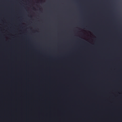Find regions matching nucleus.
<instances>
[{
	"mask_svg": "<svg viewBox=\"0 0 122 122\" xmlns=\"http://www.w3.org/2000/svg\"><path fill=\"white\" fill-rule=\"evenodd\" d=\"M82 3H84V0H82Z\"/></svg>",
	"mask_w": 122,
	"mask_h": 122,
	"instance_id": "1",
	"label": "nucleus"
},
{
	"mask_svg": "<svg viewBox=\"0 0 122 122\" xmlns=\"http://www.w3.org/2000/svg\"><path fill=\"white\" fill-rule=\"evenodd\" d=\"M89 28H90V29H89L90 30H92V28L91 27H90Z\"/></svg>",
	"mask_w": 122,
	"mask_h": 122,
	"instance_id": "2",
	"label": "nucleus"
}]
</instances>
